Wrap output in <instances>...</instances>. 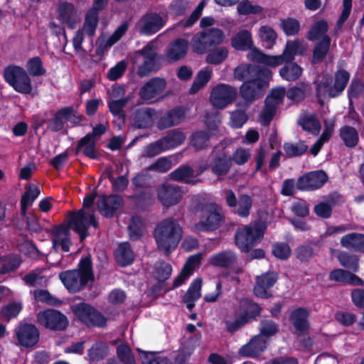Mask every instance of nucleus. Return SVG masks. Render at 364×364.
I'll return each instance as SVG.
<instances>
[{"mask_svg":"<svg viewBox=\"0 0 364 364\" xmlns=\"http://www.w3.org/2000/svg\"><path fill=\"white\" fill-rule=\"evenodd\" d=\"M305 50L304 45L299 40H288L285 48L281 55H275L278 58L277 66L282 65L284 61H294L296 55H303Z\"/></svg>","mask_w":364,"mask_h":364,"instance_id":"nucleus-28","label":"nucleus"},{"mask_svg":"<svg viewBox=\"0 0 364 364\" xmlns=\"http://www.w3.org/2000/svg\"><path fill=\"white\" fill-rule=\"evenodd\" d=\"M14 336L21 346L33 348L39 341L40 331L35 324L20 322L14 330Z\"/></svg>","mask_w":364,"mask_h":364,"instance_id":"nucleus-18","label":"nucleus"},{"mask_svg":"<svg viewBox=\"0 0 364 364\" xmlns=\"http://www.w3.org/2000/svg\"><path fill=\"white\" fill-rule=\"evenodd\" d=\"M75 14L76 9L72 3L65 1L59 4L58 7V19L62 23H66L70 29H73L76 26Z\"/></svg>","mask_w":364,"mask_h":364,"instance_id":"nucleus-35","label":"nucleus"},{"mask_svg":"<svg viewBox=\"0 0 364 364\" xmlns=\"http://www.w3.org/2000/svg\"><path fill=\"white\" fill-rule=\"evenodd\" d=\"M224 198L227 206L232 213L242 218L250 215L253 203L250 195L242 193L237 198L232 189H227L224 192Z\"/></svg>","mask_w":364,"mask_h":364,"instance_id":"nucleus-14","label":"nucleus"},{"mask_svg":"<svg viewBox=\"0 0 364 364\" xmlns=\"http://www.w3.org/2000/svg\"><path fill=\"white\" fill-rule=\"evenodd\" d=\"M328 180V176L325 171H311L298 178L296 188L300 191H314L323 187Z\"/></svg>","mask_w":364,"mask_h":364,"instance_id":"nucleus-15","label":"nucleus"},{"mask_svg":"<svg viewBox=\"0 0 364 364\" xmlns=\"http://www.w3.org/2000/svg\"><path fill=\"white\" fill-rule=\"evenodd\" d=\"M278 274L273 271H268L257 276L256 284L253 291L257 297L261 299H269L272 296V293L269 291L277 282Z\"/></svg>","mask_w":364,"mask_h":364,"instance_id":"nucleus-21","label":"nucleus"},{"mask_svg":"<svg viewBox=\"0 0 364 364\" xmlns=\"http://www.w3.org/2000/svg\"><path fill=\"white\" fill-rule=\"evenodd\" d=\"M297 123L304 131L313 135H318L321 129V123L315 114H301Z\"/></svg>","mask_w":364,"mask_h":364,"instance_id":"nucleus-40","label":"nucleus"},{"mask_svg":"<svg viewBox=\"0 0 364 364\" xmlns=\"http://www.w3.org/2000/svg\"><path fill=\"white\" fill-rule=\"evenodd\" d=\"M272 71L257 65L242 64L235 68V77L240 81H254L258 87H268Z\"/></svg>","mask_w":364,"mask_h":364,"instance_id":"nucleus-7","label":"nucleus"},{"mask_svg":"<svg viewBox=\"0 0 364 364\" xmlns=\"http://www.w3.org/2000/svg\"><path fill=\"white\" fill-rule=\"evenodd\" d=\"M129 238L132 241H137L144 235V226L141 219L139 217H132L128 226Z\"/></svg>","mask_w":364,"mask_h":364,"instance_id":"nucleus-56","label":"nucleus"},{"mask_svg":"<svg viewBox=\"0 0 364 364\" xmlns=\"http://www.w3.org/2000/svg\"><path fill=\"white\" fill-rule=\"evenodd\" d=\"M194 173L195 171L192 166L182 164L169 173V178L177 182L193 186L198 181V180L192 179L195 176Z\"/></svg>","mask_w":364,"mask_h":364,"instance_id":"nucleus-33","label":"nucleus"},{"mask_svg":"<svg viewBox=\"0 0 364 364\" xmlns=\"http://www.w3.org/2000/svg\"><path fill=\"white\" fill-rule=\"evenodd\" d=\"M225 39L223 31L218 28H210L196 34L192 38L193 52L204 54L212 48L221 44Z\"/></svg>","mask_w":364,"mask_h":364,"instance_id":"nucleus-9","label":"nucleus"},{"mask_svg":"<svg viewBox=\"0 0 364 364\" xmlns=\"http://www.w3.org/2000/svg\"><path fill=\"white\" fill-rule=\"evenodd\" d=\"M267 345L266 339L257 335L242 346L239 350V353L245 357L255 358L265 350Z\"/></svg>","mask_w":364,"mask_h":364,"instance_id":"nucleus-29","label":"nucleus"},{"mask_svg":"<svg viewBox=\"0 0 364 364\" xmlns=\"http://www.w3.org/2000/svg\"><path fill=\"white\" fill-rule=\"evenodd\" d=\"M266 228L261 222L238 228L234 237L235 245L242 252H250L263 239Z\"/></svg>","mask_w":364,"mask_h":364,"instance_id":"nucleus-6","label":"nucleus"},{"mask_svg":"<svg viewBox=\"0 0 364 364\" xmlns=\"http://www.w3.org/2000/svg\"><path fill=\"white\" fill-rule=\"evenodd\" d=\"M7 83L11 86L16 92L23 95L31 94L33 90L31 79L27 72L21 78L16 80V84H14L11 82Z\"/></svg>","mask_w":364,"mask_h":364,"instance_id":"nucleus-59","label":"nucleus"},{"mask_svg":"<svg viewBox=\"0 0 364 364\" xmlns=\"http://www.w3.org/2000/svg\"><path fill=\"white\" fill-rule=\"evenodd\" d=\"M340 197L341 196L337 193H331L328 202H320L314 206V211L315 214L323 219L331 218L333 208Z\"/></svg>","mask_w":364,"mask_h":364,"instance_id":"nucleus-42","label":"nucleus"},{"mask_svg":"<svg viewBox=\"0 0 364 364\" xmlns=\"http://www.w3.org/2000/svg\"><path fill=\"white\" fill-rule=\"evenodd\" d=\"M237 93L235 87L226 84H220L213 89L210 100L215 107L223 109L235 100Z\"/></svg>","mask_w":364,"mask_h":364,"instance_id":"nucleus-19","label":"nucleus"},{"mask_svg":"<svg viewBox=\"0 0 364 364\" xmlns=\"http://www.w3.org/2000/svg\"><path fill=\"white\" fill-rule=\"evenodd\" d=\"M185 116L186 109L183 107H174L159 119L157 127L160 130H164L178 125L185 119Z\"/></svg>","mask_w":364,"mask_h":364,"instance_id":"nucleus-25","label":"nucleus"},{"mask_svg":"<svg viewBox=\"0 0 364 364\" xmlns=\"http://www.w3.org/2000/svg\"><path fill=\"white\" fill-rule=\"evenodd\" d=\"M309 85L303 82H297L294 86L289 87L286 92L289 100L294 103H299L305 99L306 92Z\"/></svg>","mask_w":364,"mask_h":364,"instance_id":"nucleus-50","label":"nucleus"},{"mask_svg":"<svg viewBox=\"0 0 364 364\" xmlns=\"http://www.w3.org/2000/svg\"><path fill=\"white\" fill-rule=\"evenodd\" d=\"M37 322L45 328L52 331H64L69 326L67 316L54 309H47L36 315Z\"/></svg>","mask_w":364,"mask_h":364,"instance_id":"nucleus-12","label":"nucleus"},{"mask_svg":"<svg viewBox=\"0 0 364 364\" xmlns=\"http://www.w3.org/2000/svg\"><path fill=\"white\" fill-rule=\"evenodd\" d=\"M272 254L279 260H287L291 255V249L284 242H277L272 246Z\"/></svg>","mask_w":364,"mask_h":364,"instance_id":"nucleus-64","label":"nucleus"},{"mask_svg":"<svg viewBox=\"0 0 364 364\" xmlns=\"http://www.w3.org/2000/svg\"><path fill=\"white\" fill-rule=\"evenodd\" d=\"M190 145L197 151L209 148L210 146V134L209 132L204 130L193 132L190 137Z\"/></svg>","mask_w":364,"mask_h":364,"instance_id":"nucleus-43","label":"nucleus"},{"mask_svg":"<svg viewBox=\"0 0 364 364\" xmlns=\"http://www.w3.org/2000/svg\"><path fill=\"white\" fill-rule=\"evenodd\" d=\"M183 235V228L173 217L165 218L157 223L153 236L157 249L168 256L178 245Z\"/></svg>","mask_w":364,"mask_h":364,"instance_id":"nucleus-2","label":"nucleus"},{"mask_svg":"<svg viewBox=\"0 0 364 364\" xmlns=\"http://www.w3.org/2000/svg\"><path fill=\"white\" fill-rule=\"evenodd\" d=\"M106 129V127L101 123L94 127L91 132L87 133L78 141L77 144L73 150L74 154L77 156L82 153L83 156L90 159H99L100 154L96 150L95 137L104 134Z\"/></svg>","mask_w":364,"mask_h":364,"instance_id":"nucleus-11","label":"nucleus"},{"mask_svg":"<svg viewBox=\"0 0 364 364\" xmlns=\"http://www.w3.org/2000/svg\"><path fill=\"white\" fill-rule=\"evenodd\" d=\"M201 220L194 225L195 231L206 232L217 230L224 220L220 208L214 203L205 204L200 210Z\"/></svg>","mask_w":364,"mask_h":364,"instance_id":"nucleus-10","label":"nucleus"},{"mask_svg":"<svg viewBox=\"0 0 364 364\" xmlns=\"http://www.w3.org/2000/svg\"><path fill=\"white\" fill-rule=\"evenodd\" d=\"M99 22V12L90 9L85 18V22L82 30L85 31L86 34L92 37L95 34V31Z\"/></svg>","mask_w":364,"mask_h":364,"instance_id":"nucleus-49","label":"nucleus"},{"mask_svg":"<svg viewBox=\"0 0 364 364\" xmlns=\"http://www.w3.org/2000/svg\"><path fill=\"white\" fill-rule=\"evenodd\" d=\"M258 36L263 47L271 49L276 44L277 33L275 30L268 25L261 26L258 31Z\"/></svg>","mask_w":364,"mask_h":364,"instance_id":"nucleus-46","label":"nucleus"},{"mask_svg":"<svg viewBox=\"0 0 364 364\" xmlns=\"http://www.w3.org/2000/svg\"><path fill=\"white\" fill-rule=\"evenodd\" d=\"M84 117L78 113L73 106H66L58 109L49 120L47 129L53 132H58L64 129L68 122L74 124H80Z\"/></svg>","mask_w":364,"mask_h":364,"instance_id":"nucleus-13","label":"nucleus"},{"mask_svg":"<svg viewBox=\"0 0 364 364\" xmlns=\"http://www.w3.org/2000/svg\"><path fill=\"white\" fill-rule=\"evenodd\" d=\"M210 168L218 180H222L230 172L232 167V158L225 149L217 150L214 147L210 155Z\"/></svg>","mask_w":364,"mask_h":364,"instance_id":"nucleus-16","label":"nucleus"},{"mask_svg":"<svg viewBox=\"0 0 364 364\" xmlns=\"http://www.w3.org/2000/svg\"><path fill=\"white\" fill-rule=\"evenodd\" d=\"M27 73L33 77L42 76L46 73L43 66V61L39 56L29 58L26 63Z\"/></svg>","mask_w":364,"mask_h":364,"instance_id":"nucleus-57","label":"nucleus"},{"mask_svg":"<svg viewBox=\"0 0 364 364\" xmlns=\"http://www.w3.org/2000/svg\"><path fill=\"white\" fill-rule=\"evenodd\" d=\"M280 26L287 36H294L299 33L301 25L299 21L294 18L288 17L281 21Z\"/></svg>","mask_w":364,"mask_h":364,"instance_id":"nucleus-62","label":"nucleus"},{"mask_svg":"<svg viewBox=\"0 0 364 364\" xmlns=\"http://www.w3.org/2000/svg\"><path fill=\"white\" fill-rule=\"evenodd\" d=\"M188 49V41L181 38H177L168 45L166 57L169 63L178 61L186 55Z\"/></svg>","mask_w":364,"mask_h":364,"instance_id":"nucleus-31","label":"nucleus"},{"mask_svg":"<svg viewBox=\"0 0 364 364\" xmlns=\"http://www.w3.org/2000/svg\"><path fill=\"white\" fill-rule=\"evenodd\" d=\"M90 227H93L95 230L99 228V222L94 213L87 212L83 208L70 211L68 221L54 225L50 230L54 237L53 247L60 245L63 252H69L71 245L70 230L78 235L79 240L82 242L90 235Z\"/></svg>","mask_w":364,"mask_h":364,"instance_id":"nucleus-1","label":"nucleus"},{"mask_svg":"<svg viewBox=\"0 0 364 364\" xmlns=\"http://www.w3.org/2000/svg\"><path fill=\"white\" fill-rule=\"evenodd\" d=\"M328 30V22L325 20H319L314 23L306 34V38L309 41H316L324 38Z\"/></svg>","mask_w":364,"mask_h":364,"instance_id":"nucleus-48","label":"nucleus"},{"mask_svg":"<svg viewBox=\"0 0 364 364\" xmlns=\"http://www.w3.org/2000/svg\"><path fill=\"white\" fill-rule=\"evenodd\" d=\"M166 24V20L156 12L147 11L138 22L139 32L142 35L151 36L159 31Z\"/></svg>","mask_w":364,"mask_h":364,"instance_id":"nucleus-20","label":"nucleus"},{"mask_svg":"<svg viewBox=\"0 0 364 364\" xmlns=\"http://www.w3.org/2000/svg\"><path fill=\"white\" fill-rule=\"evenodd\" d=\"M338 260L342 267L353 272H357L359 269V259L355 255L343 251L338 254Z\"/></svg>","mask_w":364,"mask_h":364,"instance_id":"nucleus-54","label":"nucleus"},{"mask_svg":"<svg viewBox=\"0 0 364 364\" xmlns=\"http://www.w3.org/2000/svg\"><path fill=\"white\" fill-rule=\"evenodd\" d=\"M172 271V266L169 263L164 260L160 261L154 267V277L156 280H161L166 282L170 278Z\"/></svg>","mask_w":364,"mask_h":364,"instance_id":"nucleus-60","label":"nucleus"},{"mask_svg":"<svg viewBox=\"0 0 364 364\" xmlns=\"http://www.w3.org/2000/svg\"><path fill=\"white\" fill-rule=\"evenodd\" d=\"M134 253L129 242L119 244L114 252V259L119 267H127L134 261Z\"/></svg>","mask_w":364,"mask_h":364,"instance_id":"nucleus-34","label":"nucleus"},{"mask_svg":"<svg viewBox=\"0 0 364 364\" xmlns=\"http://www.w3.org/2000/svg\"><path fill=\"white\" fill-rule=\"evenodd\" d=\"M76 318L89 328H104L107 326V318L93 306L80 302L72 306Z\"/></svg>","mask_w":364,"mask_h":364,"instance_id":"nucleus-8","label":"nucleus"},{"mask_svg":"<svg viewBox=\"0 0 364 364\" xmlns=\"http://www.w3.org/2000/svg\"><path fill=\"white\" fill-rule=\"evenodd\" d=\"M166 86V82L164 78L153 77L141 87L139 95L143 100H152L161 95Z\"/></svg>","mask_w":364,"mask_h":364,"instance_id":"nucleus-24","label":"nucleus"},{"mask_svg":"<svg viewBox=\"0 0 364 364\" xmlns=\"http://www.w3.org/2000/svg\"><path fill=\"white\" fill-rule=\"evenodd\" d=\"M309 317V312L304 307H298L291 311L289 320L298 336H304L309 333L310 330Z\"/></svg>","mask_w":364,"mask_h":364,"instance_id":"nucleus-23","label":"nucleus"},{"mask_svg":"<svg viewBox=\"0 0 364 364\" xmlns=\"http://www.w3.org/2000/svg\"><path fill=\"white\" fill-rule=\"evenodd\" d=\"M237 262V255L233 250H226L213 255L209 263L215 267L228 269L234 267Z\"/></svg>","mask_w":364,"mask_h":364,"instance_id":"nucleus-30","label":"nucleus"},{"mask_svg":"<svg viewBox=\"0 0 364 364\" xmlns=\"http://www.w3.org/2000/svg\"><path fill=\"white\" fill-rule=\"evenodd\" d=\"M59 278L69 292L77 293L83 290L90 282L95 279L90 257L81 258L77 269L62 272Z\"/></svg>","mask_w":364,"mask_h":364,"instance_id":"nucleus-4","label":"nucleus"},{"mask_svg":"<svg viewBox=\"0 0 364 364\" xmlns=\"http://www.w3.org/2000/svg\"><path fill=\"white\" fill-rule=\"evenodd\" d=\"M212 70L206 68L200 70L196 76L194 81L190 88L189 92L195 94L203 88L211 79Z\"/></svg>","mask_w":364,"mask_h":364,"instance_id":"nucleus-51","label":"nucleus"},{"mask_svg":"<svg viewBox=\"0 0 364 364\" xmlns=\"http://www.w3.org/2000/svg\"><path fill=\"white\" fill-rule=\"evenodd\" d=\"M339 136L346 146L355 147L359 141V135L357 129L351 126L345 125L340 128Z\"/></svg>","mask_w":364,"mask_h":364,"instance_id":"nucleus-47","label":"nucleus"},{"mask_svg":"<svg viewBox=\"0 0 364 364\" xmlns=\"http://www.w3.org/2000/svg\"><path fill=\"white\" fill-rule=\"evenodd\" d=\"M317 242H311L309 243L301 244L295 249V256L301 262H307L310 261L315 255L314 246H316Z\"/></svg>","mask_w":364,"mask_h":364,"instance_id":"nucleus-53","label":"nucleus"},{"mask_svg":"<svg viewBox=\"0 0 364 364\" xmlns=\"http://www.w3.org/2000/svg\"><path fill=\"white\" fill-rule=\"evenodd\" d=\"M230 44L236 50L247 51L254 45L252 35L247 29H242L233 36Z\"/></svg>","mask_w":364,"mask_h":364,"instance_id":"nucleus-36","label":"nucleus"},{"mask_svg":"<svg viewBox=\"0 0 364 364\" xmlns=\"http://www.w3.org/2000/svg\"><path fill=\"white\" fill-rule=\"evenodd\" d=\"M202 287V279L200 278L195 279L190 284L186 293L183 297V302L186 304V307L191 311L195 307L196 301L200 297V289Z\"/></svg>","mask_w":364,"mask_h":364,"instance_id":"nucleus-39","label":"nucleus"},{"mask_svg":"<svg viewBox=\"0 0 364 364\" xmlns=\"http://www.w3.org/2000/svg\"><path fill=\"white\" fill-rule=\"evenodd\" d=\"M155 110L151 107H141L136 110L134 116V124L137 129L150 127L153 124Z\"/></svg>","mask_w":364,"mask_h":364,"instance_id":"nucleus-38","label":"nucleus"},{"mask_svg":"<svg viewBox=\"0 0 364 364\" xmlns=\"http://www.w3.org/2000/svg\"><path fill=\"white\" fill-rule=\"evenodd\" d=\"M136 350L142 364H170L168 358L159 356L158 352L145 351L140 348Z\"/></svg>","mask_w":364,"mask_h":364,"instance_id":"nucleus-52","label":"nucleus"},{"mask_svg":"<svg viewBox=\"0 0 364 364\" xmlns=\"http://www.w3.org/2000/svg\"><path fill=\"white\" fill-rule=\"evenodd\" d=\"M340 242L348 250L364 253V234L350 232L343 235Z\"/></svg>","mask_w":364,"mask_h":364,"instance_id":"nucleus-37","label":"nucleus"},{"mask_svg":"<svg viewBox=\"0 0 364 364\" xmlns=\"http://www.w3.org/2000/svg\"><path fill=\"white\" fill-rule=\"evenodd\" d=\"M237 11L240 16L259 14L263 8L258 4H252L250 0H242L237 4Z\"/></svg>","mask_w":364,"mask_h":364,"instance_id":"nucleus-58","label":"nucleus"},{"mask_svg":"<svg viewBox=\"0 0 364 364\" xmlns=\"http://www.w3.org/2000/svg\"><path fill=\"white\" fill-rule=\"evenodd\" d=\"M331 43V38L329 36H325L322 39L316 41L310 58L311 65H319L324 61L330 50Z\"/></svg>","mask_w":364,"mask_h":364,"instance_id":"nucleus-32","label":"nucleus"},{"mask_svg":"<svg viewBox=\"0 0 364 364\" xmlns=\"http://www.w3.org/2000/svg\"><path fill=\"white\" fill-rule=\"evenodd\" d=\"M248 50H250V52L247 54V58L250 61L264 64L273 68L277 67V63L279 58L275 57V55H267L259 48H256L254 45Z\"/></svg>","mask_w":364,"mask_h":364,"instance_id":"nucleus-41","label":"nucleus"},{"mask_svg":"<svg viewBox=\"0 0 364 364\" xmlns=\"http://www.w3.org/2000/svg\"><path fill=\"white\" fill-rule=\"evenodd\" d=\"M350 74L345 69L339 68L335 73L333 77L328 74H324L321 80L314 81L316 96L318 102L323 105L324 98H336L342 95L346 89Z\"/></svg>","mask_w":364,"mask_h":364,"instance_id":"nucleus-3","label":"nucleus"},{"mask_svg":"<svg viewBox=\"0 0 364 364\" xmlns=\"http://www.w3.org/2000/svg\"><path fill=\"white\" fill-rule=\"evenodd\" d=\"M26 73V70L23 68L11 64L4 69L3 76L6 82H11L16 84V80L21 78Z\"/></svg>","mask_w":364,"mask_h":364,"instance_id":"nucleus-55","label":"nucleus"},{"mask_svg":"<svg viewBox=\"0 0 364 364\" xmlns=\"http://www.w3.org/2000/svg\"><path fill=\"white\" fill-rule=\"evenodd\" d=\"M262 307L250 298H242L238 302L237 311L235 313V318L225 321V328L230 333H234L248 323L257 319L260 316Z\"/></svg>","mask_w":364,"mask_h":364,"instance_id":"nucleus-5","label":"nucleus"},{"mask_svg":"<svg viewBox=\"0 0 364 364\" xmlns=\"http://www.w3.org/2000/svg\"><path fill=\"white\" fill-rule=\"evenodd\" d=\"M284 63L279 70L281 77L287 81L297 80L302 75L303 68L294 61H284Z\"/></svg>","mask_w":364,"mask_h":364,"instance_id":"nucleus-45","label":"nucleus"},{"mask_svg":"<svg viewBox=\"0 0 364 364\" xmlns=\"http://www.w3.org/2000/svg\"><path fill=\"white\" fill-rule=\"evenodd\" d=\"M254 81H245L240 87V94L245 100L246 108L257 99L261 97L263 92L268 87H258Z\"/></svg>","mask_w":364,"mask_h":364,"instance_id":"nucleus-27","label":"nucleus"},{"mask_svg":"<svg viewBox=\"0 0 364 364\" xmlns=\"http://www.w3.org/2000/svg\"><path fill=\"white\" fill-rule=\"evenodd\" d=\"M129 100V97H126L108 102V107L109 112L113 116H118L120 119L124 120L126 114L124 108L127 105Z\"/></svg>","mask_w":364,"mask_h":364,"instance_id":"nucleus-61","label":"nucleus"},{"mask_svg":"<svg viewBox=\"0 0 364 364\" xmlns=\"http://www.w3.org/2000/svg\"><path fill=\"white\" fill-rule=\"evenodd\" d=\"M140 53L144 60L138 68L137 74L141 77L148 76L151 73L158 70L164 60V57L157 53L149 44L141 50Z\"/></svg>","mask_w":364,"mask_h":364,"instance_id":"nucleus-17","label":"nucleus"},{"mask_svg":"<svg viewBox=\"0 0 364 364\" xmlns=\"http://www.w3.org/2000/svg\"><path fill=\"white\" fill-rule=\"evenodd\" d=\"M108 353V346L103 343H95L87 351L91 361L98 362L104 359Z\"/></svg>","mask_w":364,"mask_h":364,"instance_id":"nucleus-63","label":"nucleus"},{"mask_svg":"<svg viewBox=\"0 0 364 364\" xmlns=\"http://www.w3.org/2000/svg\"><path fill=\"white\" fill-rule=\"evenodd\" d=\"M136 207L143 211L148 210L155 201L154 193L149 190L140 191L129 197Z\"/></svg>","mask_w":364,"mask_h":364,"instance_id":"nucleus-44","label":"nucleus"},{"mask_svg":"<svg viewBox=\"0 0 364 364\" xmlns=\"http://www.w3.org/2000/svg\"><path fill=\"white\" fill-rule=\"evenodd\" d=\"M157 195L161 204L167 208L178 203L182 198L179 187L171 185H164Z\"/></svg>","mask_w":364,"mask_h":364,"instance_id":"nucleus-26","label":"nucleus"},{"mask_svg":"<svg viewBox=\"0 0 364 364\" xmlns=\"http://www.w3.org/2000/svg\"><path fill=\"white\" fill-rule=\"evenodd\" d=\"M124 205L122 197L117 194L101 196L97 201V207L107 218H112Z\"/></svg>","mask_w":364,"mask_h":364,"instance_id":"nucleus-22","label":"nucleus"}]
</instances>
